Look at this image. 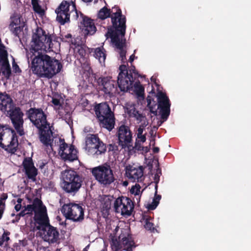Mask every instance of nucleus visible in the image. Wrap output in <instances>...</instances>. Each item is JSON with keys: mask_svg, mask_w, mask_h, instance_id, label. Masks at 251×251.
<instances>
[{"mask_svg": "<svg viewBox=\"0 0 251 251\" xmlns=\"http://www.w3.org/2000/svg\"><path fill=\"white\" fill-rule=\"evenodd\" d=\"M25 114L32 125L37 129L38 138L45 146L52 150L53 141V124L48 121L47 114L41 108L31 107L26 111Z\"/></svg>", "mask_w": 251, "mask_h": 251, "instance_id": "nucleus-1", "label": "nucleus"}, {"mask_svg": "<svg viewBox=\"0 0 251 251\" xmlns=\"http://www.w3.org/2000/svg\"><path fill=\"white\" fill-rule=\"evenodd\" d=\"M29 66L34 75L39 77L48 78H52L63 68L62 64L58 60L46 53L40 52L34 55Z\"/></svg>", "mask_w": 251, "mask_h": 251, "instance_id": "nucleus-2", "label": "nucleus"}, {"mask_svg": "<svg viewBox=\"0 0 251 251\" xmlns=\"http://www.w3.org/2000/svg\"><path fill=\"white\" fill-rule=\"evenodd\" d=\"M116 12L112 17V25L108 28L105 34L107 38H111V42L115 47L120 50V55L122 61L126 59V50L124 49L125 42L120 40L121 38L125 37L126 30V17L122 14V12Z\"/></svg>", "mask_w": 251, "mask_h": 251, "instance_id": "nucleus-3", "label": "nucleus"}, {"mask_svg": "<svg viewBox=\"0 0 251 251\" xmlns=\"http://www.w3.org/2000/svg\"><path fill=\"white\" fill-rule=\"evenodd\" d=\"M94 110L100 126L111 131L114 127L115 117L108 104L106 102L96 104Z\"/></svg>", "mask_w": 251, "mask_h": 251, "instance_id": "nucleus-4", "label": "nucleus"}, {"mask_svg": "<svg viewBox=\"0 0 251 251\" xmlns=\"http://www.w3.org/2000/svg\"><path fill=\"white\" fill-rule=\"evenodd\" d=\"M18 145L15 131L8 125L0 124V147L9 153H14Z\"/></svg>", "mask_w": 251, "mask_h": 251, "instance_id": "nucleus-5", "label": "nucleus"}, {"mask_svg": "<svg viewBox=\"0 0 251 251\" xmlns=\"http://www.w3.org/2000/svg\"><path fill=\"white\" fill-rule=\"evenodd\" d=\"M62 188L68 193L75 194L82 186L83 181L81 176L74 170H66L62 173Z\"/></svg>", "mask_w": 251, "mask_h": 251, "instance_id": "nucleus-6", "label": "nucleus"}, {"mask_svg": "<svg viewBox=\"0 0 251 251\" xmlns=\"http://www.w3.org/2000/svg\"><path fill=\"white\" fill-rule=\"evenodd\" d=\"M110 245L113 251H121L122 248L126 251H132L136 247L128 228H122L118 239L113 238Z\"/></svg>", "mask_w": 251, "mask_h": 251, "instance_id": "nucleus-7", "label": "nucleus"}, {"mask_svg": "<svg viewBox=\"0 0 251 251\" xmlns=\"http://www.w3.org/2000/svg\"><path fill=\"white\" fill-rule=\"evenodd\" d=\"M92 173L99 183L104 187H108L116 180L113 171L107 163L93 168Z\"/></svg>", "mask_w": 251, "mask_h": 251, "instance_id": "nucleus-8", "label": "nucleus"}, {"mask_svg": "<svg viewBox=\"0 0 251 251\" xmlns=\"http://www.w3.org/2000/svg\"><path fill=\"white\" fill-rule=\"evenodd\" d=\"M55 38L53 34H47L41 27H38L36 32L32 35L34 50H45L47 48H52V41Z\"/></svg>", "mask_w": 251, "mask_h": 251, "instance_id": "nucleus-9", "label": "nucleus"}, {"mask_svg": "<svg viewBox=\"0 0 251 251\" xmlns=\"http://www.w3.org/2000/svg\"><path fill=\"white\" fill-rule=\"evenodd\" d=\"M61 213L66 219L74 222H82L84 219V209L78 204L65 203L61 209Z\"/></svg>", "mask_w": 251, "mask_h": 251, "instance_id": "nucleus-10", "label": "nucleus"}, {"mask_svg": "<svg viewBox=\"0 0 251 251\" xmlns=\"http://www.w3.org/2000/svg\"><path fill=\"white\" fill-rule=\"evenodd\" d=\"M6 112L9 114V117L17 133L21 136L25 135L24 129V113L19 107L14 106L11 110Z\"/></svg>", "mask_w": 251, "mask_h": 251, "instance_id": "nucleus-11", "label": "nucleus"}, {"mask_svg": "<svg viewBox=\"0 0 251 251\" xmlns=\"http://www.w3.org/2000/svg\"><path fill=\"white\" fill-rule=\"evenodd\" d=\"M118 145L122 149L130 151L133 148L132 134L130 128L126 126H121L118 130Z\"/></svg>", "mask_w": 251, "mask_h": 251, "instance_id": "nucleus-12", "label": "nucleus"}, {"mask_svg": "<svg viewBox=\"0 0 251 251\" xmlns=\"http://www.w3.org/2000/svg\"><path fill=\"white\" fill-rule=\"evenodd\" d=\"M134 208L132 200L128 197L121 196L116 199L114 202L115 212L123 216H130Z\"/></svg>", "mask_w": 251, "mask_h": 251, "instance_id": "nucleus-13", "label": "nucleus"}, {"mask_svg": "<svg viewBox=\"0 0 251 251\" xmlns=\"http://www.w3.org/2000/svg\"><path fill=\"white\" fill-rule=\"evenodd\" d=\"M59 154L61 158L66 162H71L78 159L77 150L73 145L65 143L64 139H59Z\"/></svg>", "mask_w": 251, "mask_h": 251, "instance_id": "nucleus-14", "label": "nucleus"}, {"mask_svg": "<svg viewBox=\"0 0 251 251\" xmlns=\"http://www.w3.org/2000/svg\"><path fill=\"white\" fill-rule=\"evenodd\" d=\"M158 102V108L160 109L161 119L166 121L170 114L171 102L165 93L161 91L156 94Z\"/></svg>", "mask_w": 251, "mask_h": 251, "instance_id": "nucleus-15", "label": "nucleus"}, {"mask_svg": "<svg viewBox=\"0 0 251 251\" xmlns=\"http://www.w3.org/2000/svg\"><path fill=\"white\" fill-rule=\"evenodd\" d=\"M71 4V1L63 0L55 10L56 14V20L61 25H64L71 22L69 12Z\"/></svg>", "mask_w": 251, "mask_h": 251, "instance_id": "nucleus-16", "label": "nucleus"}, {"mask_svg": "<svg viewBox=\"0 0 251 251\" xmlns=\"http://www.w3.org/2000/svg\"><path fill=\"white\" fill-rule=\"evenodd\" d=\"M129 73L127 72L123 77L118 76L117 84L121 91L126 92L132 89L135 79L133 76V74L135 75H138L134 66H133V68L129 70Z\"/></svg>", "mask_w": 251, "mask_h": 251, "instance_id": "nucleus-17", "label": "nucleus"}, {"mask_svg": "<svg viewBox=\"0 0 251 251\" xmlns=\"http://www.w3.org/2000/svg\"><path fill=\"white\" fill-rule=\"evenodd\" d=\"M23 171L27 178L32 182L36 180L38 170L34 166L32 159L31 157L25 158L22 163Z\"/></svg>", "mask_w": 251, "mask_h": 251, "instance_id": "nucleus-18", "label": "nucleus"}, {"mask_svg": "<svg viewBox=\"0 0 251 251\" xmlns=\"http://www.w3.org/2000/svg\"><path fill=\"white\" fill-rule=\"evenodd\" d=\"M144 168L140 166L137 168L129 165L126 168V175L132 182H141L144 179Z\"/></svg>", "mask_w": 251, "mask_h": 251, "instance_id": "nucleus-19", "label": "nucleus"}, {"mask_svg": "<svg viewBox=\"0 0 251 251\" xmlns=\"http://www.w3.org/2000/svg\"><path fill=\"white\" fill-rule=\"evenodd\" d=\"M80 23L82 27V31L85 36L93 35L96 31V27L94 21L91 18L80 13Z\"/></svg>", "mask_w": 251, "mask_h": 251, "instance_id": "nucleus-20", "label": "nucleus"}, {"mask_svg": "<svg viewBox=\"0 0 251 251\" xmlns=\"http://www.w3.org/2000/svg\"><path fill=\"white\" fill-rule=\"evenodd\" d=\"M98 82L102 86V91L105 94H108L110 96H112L117 93L118 91L117 87V82H116L108 77H104L100 78Z\"/></svg>", "mask_w": 251, "mask_h": 251, "instance_id": "nucleus-21", "label": "nucleus"}, {"mask_svg": "<svg viewBox=\"0 0 251 251\" xmlns=\"http://www.w3.org/2000/svg\"><path fill=\"white\" fill-rule=\"evenodd\" d=\"M34 220L37 229L41 230L50 225L48 217L46 213L45 207H42L35 215Z\"/></svg>", "mask_w": 251, "mask_h": 251, "instance_id": "nucleus-22", "label": "nucleus"}, {"mask_svg": "<svg viewBox=\"0 0 251 251\" xmlns=\"http://www.w3.org/2000/svg\"><path fill=\"white\" fill-rule=\"evenodd\" d=\"M41 230L44 231L45 240L51 243H55L58 240L59 234L56 227L49 225Z\"/></svg>", "mask_w": 251, "mask_h": 251, "instance_id": "nucleus-23", "label": "nucleus"}, {"mask_svg": "<svg viewBox=\"0 0 251 251\" xmlns=\"http://www.w3.org/2000/svg\"><path fill=\"white\" fill-rule=\"evenodd\" d=\"M14 106L13 100L10 96L5 92H0V110L5 113Z\"/></svg>", "mask_w": 251, "mask_h": 251, "instance_id": "nucleus-24", "label": "nucleus"}, {"mask_svg": "<svg viewBox=\"0 0 251 251\" xmlns=\"http://www.w3.org/2000/svg\"><path fill=\"white\" fill-rule=\"evenodd\" d=\"M89 53L98 59L101 65H104L106 57V51L103 47L96 48H87Z\"/></svg>", "mask_w": 251, "mask_h": 251, "instance_id": "nucleus-25", "label": "nucleus"}, {"mask_svg": "<svg viewBox=\"0 0 251 251\" xmlns=\"http://www.w3.org/2000/svg\"><path fill=\"white\" fill-rule=\"evenodd\" d=\"M119 10L122 11L119 7L116 5L113 6L111 10L104 6L99 11L98 17L101 20H104L108 17H110L112 21L113 16H114L116 12H119Z\"/></svg>", "mask_w": 251, "mask_h": 251, "instance_id": "nucleus-26", "label": "nucleus"}, {"mask_svg": "<svg viewBox=\"0 0 251 251\" xmlns=\"http://www.w3.org/2000/svg\"><path fill=\"white\" fill-rule=\"evenodd\" d=\"M107 151V147L100 139L89 151L93 155L98 157L104 154Z\"/></svg>", "mask_w": 251, "mask_h": 251, "instance_id": "nucleus-27", "label": "nucleus"}, {"mask_svg": "<svg viewBox=\"0 0 251 251\" xmlns=\"http://www.w3.org/2000/svg\"><path fill=\"white\" fill-rule=\"evenodd\" d=\"M42 201L38 198H35L32 204H28L25 207L29 214H31L34 211L35 214L42 207Z\"/></svg>", "mask_w": 251, "mask_h": 251, "instance_id": "nucleus-28", "label": "nucleus"}, {"mask_svg": "<svg viewBox=\"0 0 251 251\" xmlns=\"http://www.w3.org/2000/svg\"><path fill=\"white\" fill-rule=\"evenodd\" d=\"M100 139V138L97 134L89 133L87 134L85 141L86 146L88 148L89 151L99 141Z\"/></svg>", "mask_w": 251, "mask_h": 251, "instance_id": "nucleus-29", "label": "nucleus"}, {"mask_svg": "<svg viewBox=\"0 0 251 251\" xmlns=\"http://www.w3.org/2000/svg\"><path fill=\"white\" fill-rule=\"evenodd\" d=\"M71 8L69 12V15H70V19L71 18L72 21H76L77 20L79 21L80 18V11L77 10L76 5L75 2L71 1Z\"/></svg>", "mask_w": 251, "mask_h": 251, "instance_id": "nucleus-30", "label": "nucleus"}, {"mask_svg": "<svg viewBox=\"0 0 251 251\" xmlns=\"http://www.w3.org/2000/svg\"><path fill=\"white\" fill-rule=\"evenodd\" d=\"M155 189L156 191L154 198H153L152 202L151 204H149L147 206L148 209L150 210H153L156 208L161 198V195L157 194V185H155Z\"/></svg>", "mask_w": 251, "mask_h": 251, "instance_id": "nucleus-31", "label": "nucleus"}, {"mask_svg": "<svg viewBox=\"0 0 251 251\" xmlns=\"http://www.w3.org/2000/svg\"><path fill=\"white\" fill-rule=\"evenodd\" d=\"M0 66V71L6 79H9L11 75V69L9 62L2 64Z\"/></svg>", "mask_w": 251, "mask_h": 251, "instance_id": "nucleus-32", "label": "nucleus"}, {"mask_svg": "<svg viewBox=\"0 0 251 251\" xmlns=\"http://www.w3.org/2000/svg\"><path fill=\"white\" fill-rule=\"evenodd\" d=\"M31 4L35 12L38 13L41 16L45 15V12L39 4V0H31Z\"/></svg>", "mask_w": 251, "mask_h": 251, "instance_id": "nucleus-33", "label": "nucleus"}, {"mask_svg": "<svg viewBox=\"0 0 251 251\" xmlns=\"http://www.w3.org/2000/svg\"><path fill=\"white\" fill-rule=\"evenodd\" d=\"M130 117L134 118L137 121V123H141L145 121H148L145 114L141 113L139 110L137 111Z\"/></svg>", "mask_w": 251, "mask_h": 251, "instance_id": "nucleus-34", "label": "nucleus"}, {"mask_svg": "<svg viewBox=\"0 0 251 251\" xmlns=\"http://www.w3.org/2000/svg\"><path fill=\"white\" fill-rule=\"evenodd\" d=\"M133 86L134 87L135 91L138 96L142 97L144 96V88L141 85L139 80L133 83Z\"/></svg>", "mask_w": 251, "mask_h": 251, "instance_id": "nucleus-35", "label": "nucleus"}, {"mask_svg": "<svg viewBox=\"0 0 251 251\" xmlns=\"http://www.w3.org/2000/svg\"><path fill=\"white\" fill-rule=\"evenodd\" d=\"M9 30L11 33L16 37H20V33L23 31V25H18L11 27H8Z\"/></svg>", "mask_w": 251, "mask_h": 251, "instance_id": "nucleus-36", "label": "nucleus"}, {"mask_svg": "<svg viewBox=\"0 0 251 251\" xmlns=\"http://www.w3.org/2000/svg\"><path fill=\"white\" fill-rule=\"evenodd\" d=\"M10 19L11 22L8 27H11V25L12 26L21 25V18L19 15H13L11 17Z\"/></svg>", "mask_w": 251, "mask_h": 251, "instance_id": "nucleus-37", "label": "nucleus"}, {"mask_svg": "<svg viewBox=\"0 0 251 251\" xmlns=\"http://www.w3.org/2000/svg\"><path fill=\"white\" fill-rule=\"evenodd\" d=\"M8 62L7 51H5L0 52V65Z\"/></svg>", "mask_w": 251, "mask_h": 251, "instance_id": "nucleus-38", "label": "nucleus"}, {"mask_svg": "<svg viewBox=\"0 0 251 251\" xmlns=\"http://www.w3.org/2000/svg\"><path fill=\"white\" fill-rule=\"evenodd\" d=\"M108 151H112L113 154H118L119 152V147L115 144H110L107 146Z\"/></svg>", "mask_w": 251, "mask_h": 251, "instance_id": "nucleus-39", "label": "nucleus"}, {"mask_svg": "<svg viewBox=\"0 0 251 251\" xmlns=\"http://www.w3.org/2000/svg\"><path fill=\"white\" fill-rule=\"evenodd\" d=\"M150 217H148L145 219V228L149 230L153 231L154 229V225L150 222Z\"/></svg>", "mask_w": 251, "mask_h": 251, "instance_id": "nucleus-40", "label": "nucleus"}, {"mask_svg": "<svg viewBox=\"0 0 251 251\" xmlns=\"http://www.w3.org/2000/svg\"><path fill=\"white\" fill-rule=\"evenodd\" d=\"M87 48L88 47L86 46H81L78 50V53L83 59V60H85L86 52H88Z\"/></svg>", "mask_w": 251, "mask_h": 251, "instance_id": "nucleus-41", "label": "nucleus"}, {"mask_svg": "<svg viewBox=\"0 0 251 251\" xmlns=\"http://www.w3.org/2000/svg\"><path fill=\"white\" fill-rule=\"evenodd\" d=\"M119 70L120 72L119 73L118 76L120 77H123L124 75H126V73H129V71L127 70L126 66L125 65H121L119 67Z\"/></svg>", "mask_w": 251, "mask_h": 251, "instance_id": "nucleus-42", "label": "nucleus"}, {"mask_svg": "<svg viewBox=\"0 0 251 251\" xmlns=\"http://www.w3.org/2000/svg\"><path fill=\"white\" fill-rule=\"evenodd\" d=\"M148 121H145L141 123V125L139 126L137 129V136L143 134V131L145 129V127H146L148 125Z\"/></svg>", "mask_w": 251, "mask_h": 251, "instance_id": "nucleus-43", "label": "nucleus"}, {"mask_svg": "<svg viewBox=\"0 0 251 251\" xmlns=\"http://www.w3.org/2000/svg\"><path fill=\"white\" fill-rule=\"evenodd\" d=\"M143 146L141 145V142H140L139 140H138L137 139H136L134 146H133V148H131L130 151H128L130 153H131V151H133L134 150H137V151H142V150H143Z\"/></svg>", "mask_w": 251, "mask_h": 251, "instance_id": "nucleus-44", "label": "nucleus"}, {"mask_svg": "<svg viewBox=\"0 0 251 251\" xmlns=\"http://www.w3.org/2000/svg\"><path fill=\"white\" fill-rule=\"evenodd\" d=\"M127 113L130 117L131 115H133L134 113H136L138 110L135 108V105L130 104L128 105L126 108Z\"/></svg>", "mask_w": 251, "mask_h": 251, "instance_id": "nucleus-45", "label": "nucleus"}, {"mask_svg": "<svg viewBox=\"0 0 251 251\" xmlns=\"http://www.w3.org/2000/svg\"><path fill=\"white\" fill-rule=\"evenodd\" d=\"M12 68L13 72L15 74H20L22 72L21 69L20 68L18 64L16 63L14 58H13Z\"/></svg>", "mask_w": 251, "mask_h": 251, "instance_id": "nucleus-46", "label": "nucleus"}, {"mask_svg": "<svg viewBox=\"0 0 251 251\" xmlns=\"http://www.w3.org/2000/svg\"><path fill=\"white\" fill-rule=\"evenodd\" d=\"M9 234V232H4L1 237L0 238V246H2L5 241H8L9 240V237H8Z\"/></svg>", "mask_w": 251, "mask_h": 251, "instance_id": "nucleus-47", "label": "nucleus"}, {"mask_svg": "<svg viewBox=\"0 0 251 251\" xmlns=\"http://www.w3.org/2000/svg\"><path fill=\"white\" fill-rule=\"evenodd\" d=\"M61 40L62 42H71L73 44L72 35L70 33H68L64 35H61Z\"/></svg>", "mask_w": 251, "mask_h": 251, "instance_id": "nucleus-48", "label": "nucleus"}, {"mask_svg": "<svg viewBox=\"0 0 251 251\" xmlns=\"http://www.w3.org/2000/svg\"><path fill=\"white\" fill-rule=\"evenodd\" d=\"M141 187L139 184H136L135 186H133L131 189L130 192L135 195L139 196L140 194Z\"/></svg>", "mask_w": 251, "mask_h": 251, "instance_id": "nucleus-49", "label": "nucleus"}, {"mask_svg": "<svg viewBox=\"0 0 251 251\" xmlns=\"http://www.w3.org/2000/svg\"><path fill=\"white\" fill-rule=\"evenodd\" d=\"M152 100L153 99L150 96H148V97L147 98V105L148 107H149L150 109V112L151 113L153 114L154 115H156L157 111L153 110L152 107L150 105Z\"/></svg>", "mask_w": 251, "mask_h": 251, "instance_id": "nucleus-50", "label": "nucleus"}, {"mask_svg": "<svg viewBox=\"0 0 251 251\" xmlns=\"http://www.w3.org/2000/svg\"><path fill=\"white\" fill-rule=\"evenodd\" d=\"M113 199V196H108L104 201V205L106 209H109L111 207V201Z\"/></svg>", "mask_w": 251, "mask_h": 251, "instance_id": "nucleus-51", "label": "nucleus"}, {"mask_svg": "<svg viewBox=\"0 0 251 251\" xmlns=\"http://www.w3.org/2000/svg\"><path fill=\"white\" fill-rule=\"evenodd\" d=\"M51 102L55 106H60L61 105L59 99L53 98Z\"/></svg>", "mask_w": 251, "mask_h": 251, "instance_id": "nucleus-52", "label": "nucleus"}, {"mask_svg": "<svg viewBox=\"0 0 251 251\" xmlns=\"http://www.w3.org/2000/svg\"><path fill=\"white\" fill-rule=\"evenodd\" d=\"M137 138L140 139V142L144 143L146 140V134H141V135H137Z\"/></svg>", "mask_w": 251, "mask_h": 251, "instance_id": "nucleus-53", "label": "nucleus"}, {"mask_svg": "<svg viewBox=\"0 0 251 251\" xmlns=\"http://www.w3.org/2000/svg\"><path fill=\"white\" fill-rule=\"evenodd\" d=\"M83 68L85 69V71H89L90 69V66L89 63L87 61L86 59L85 62L83 63Z\"/></svg>", "mask_w": 251, "mask_h": 251, "instance_id": "nucleus-54", "label": "nucleus"}, {"mask_svg": "<svg viewBox=\"0 0 251 251\" xmlns=\"http://www.w3.org/2000/svg\"><path fill=\"white\" fill-rule=\"evenodd\" d=\"M21 199H18V202L19 203L17 204L15 206V209L17 211H19L20 210V209H21V207H22V205L20 204L21 202Z\"/></svg>", "mask_w": 251, "mask_h": 251, "instance_id": "nucleus-55", "label": "nucleus"}, {"mask_svg": "<svg viewBox=\"0 0 251 251\" xmlns=\"http://www.w3.org/2000/svg\"><path fill=\"white\" fill-rule=\"evenodd\" d=\"M7 198H8L7 194L6 193H3L1 195V197H0V200L2 201L3 202H5V201L7 199Z\"/></svg>", "mask_w": 251, "mask_h": 251, "instance_id": "nucleus-56", "label": "nucleus"}, {"mask_svg": "<svg viewBox=\"0 0 251 251\" xmlns=\"http://www.w3.org/2000/svg\"><path fill=\"white\" fill-rule=\"evenodd\" d=\"M7 51L5 50V47L3 45V44L2 43L1 39L0 38V52Z\"/></svg>", "mask_w": 251, "mask_h": 251, "instance_id": "nucleus-57", "label": "nucleus"}, {"mask_svg": "<svg viewBox=\"0 0 251 251\" xmlns=\"http://www.w3.org/2000/svg\"><path fill=\"white\" fill-rule=\"evenodd\" d=\"M150 149L151 145H149V146L147 147H143V150H142V151H143L145 153H147L150 151Z\"/></svg>", "mask_w": 251, "mask_h": 251, "instance_id": "nucleus-58", "label": "nucleus"}, {"mask_svg": "<svg viewBox=\"0 0 251 251\" xmlns=\"http://www.w3.org/2000/svg\"><path fill=\"white\" fill-rule=\"evenodd\" d=\"M18 214L21 217H24L25 215L29 214L27 213L26 209L25 208L24 209L22 210Z\"/></svg>", "mask_w": 251, "mask_h": 251, "instance_id": "nucleus-59", "label": "nucleus"}, {"mask_svg": "<svg viewBox=\"0 0 251 251\" xmlns=\"http://www.w3.org/2000/svg\"><path fill=\"white\" fill-rule=\"evenodd\" d=\"M5 202H3L0 200V209H3L5 210Z\"/></svg>", "mask_w": 251, "mask_h": 251, "instance_id": "nucleus-60", "label": "nucleus"}, {"mask_svg": "<svg viewBox=\"0 0 251 251\" xmlns=\"http://www.w3.org/2000/svg\"><path fill=\"white\" fill-rule=\"evenodd\" d=\"M155 144V136H153L151 139L150 140V145L152 146H154Z\"/></svg>", "mask_w": 251, "mask_h": 251, "instance_id": "nucleus-61", "label": "nucleus"}, {"mask_svg": "<svg viewBox=\"0 0 251 251\" xmlns=\"http://www.w3.org/2000/svg\"><path fill=\"white\" fill-rule=\"evenodd\" d=\"M154 180H155L156 185H157V183L159 181V176L157 174L154 175Z\"/></svg>", "mask_w": 251, "mask_h": 251, "instance_id": "nucleus-62", "label": "nucleus"}, {"mask_svg": "<svg viewBox=\"0 0 251 251\" xmlns=\"http://www.w3.org/2000/svg\"><path fill=\"white\" fill-rule=\"evenodd\" d=\"M160 149L158 147H153L152 148V151L153 153H157L159 152Z\"/></svg>", "mask_w": 251, "mask_h": 251, "instance_id": "nucleus-63", "label": "nucleus"}, {"mask_svg": "<svg viewBox=\"0 0 251 251\" xmlns=\"http://www.w3.org/2000/svg\"><path fill=\"white\" fill-rule=\"evenodd\" d=\"M21 217L18 214L16 215L15 219L13 220V223L18 222Z\"/></svg>", "mask_w": 251, "mask_h": 251, "instance_id": "nucleus-64", "label": "nucleus"}]
</instances>
